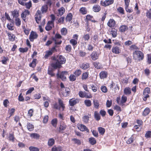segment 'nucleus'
<instances>
[{"label": "nucleus", "instance_id": "obj_8", "mask_svg": "<svg viewBox=\"0 0 151 151\" xmlns=\"http://www.w3.org/2000/svg\"><path fill=\"white\" fill-rule=\"evenodd\" d=\"M79 100L77 99L72 98L70 99L69 101V104L71 106H73L76 104L78 103Z\"/></svg>", "mask_w": 151, "mask_h": 151}, {"label": "nucleus", "instance_id": "obj_55", "mask_svg": "<svg viewBox=\"0 0 151 151\" xmlns=\"http://www.w3.org/2000/svg\"><path fill=\"white\" fill-rule=\"evenodd\" d=\"M117 11L120 13L123 14H124V10L123 8L119 7L117 9Z\"/></svg>", "mask_w": 151, "mask_h": 151}, {"label": "nucleus", "instance_id": "obj_46", "mask_svg": "<svg viewBox=\"0 0 151 151\" xmlns=\"http://www.w3.org/2000/svg\"><path fill=\"white\" fill-rule=\"evenodd\" d=\"M28 50V48L27 47H26L24 48L20 47L19 48V51L22 53H24L27 52Z\"/></svg>", "mask_w": 151, "mask_h": 151}, {"label": "nucleus", "instance_id": "obj_44", "mask_svg": "<svg viewBox=\"0 0 151 151\" xmlns=\"http://www.w3.org/2000/svg\"><path fill=\"white\" fill-rule=\"evenodd\" d=\"M70 42L74 47L75 46H76L77 44V41L76 40L72 39L70 40Z\"/></svg>", "mask_w": 151, "mask_h": 151}, {"label": "nucleus", "instance_id": "obj_15", "mask_svg": "<svg viewBox=\"0 0 151 151\" xmlns=\"http://www.w3.org/2000/svg\"><path fill=\"white\" fill-rule=\"evenodd\" d=\"M107 73L105 71H102L100 72L99 74L100 77L101 79H103L107 77Z\"/></svg>", "mask_w": 151, "mask_h": 151}, {"label": "nucleus", "instance_id": "obj_7", "mask_svg": "<svg viewBox=\"0 0 151 151\" xmlns=\"http://www.w3.org/2000/svg\"><path fill=\"white\" fill-rule=\"evenodd\" d=\"M67 72L66 71H62L60 74L58 72L57 74V76L58 77L60 78L63 80H65L66 78L65 76V74H67Z\"/></svg>", "mask_w": 151, "mask_h": 151}, {"label": "nucleus", "instance_id": "obj_45", "mask_svg": "<svg viewBox=\"0 0 151 151\" xmlns=\"http://www.w3.org/2000/svg\"><path fill=\"white\" fill-rule=\"evenodd\" d=\"M52 54V52L50 50L46 51V54L45 55L44 57L45 59H47L49 56L51 55Z\"/></svg>", "mask_w": 151, "mask_h": 151}, {"label": "nucleus", "instance_id": "obj_10", "mask_svg": "<svg viewBox=\"0 0 151 151\" xmlns=\"http://www.w3.org/2000/svg\"><path fill=\"white\" fill-rule=\"evenodd\" d=\"M80 68L83 70H86L90 67L89 64L86 62H84L79 65Z\"/></svg>", "mask_w": 151, "mask_h": 151}, {"label": "nucleus", "instance_id": "obj_32", "mask_svg": "<svg viewBox=\"0 0 151 151\" xmlns=\"http://www.w3.org/2000/svg\"><path fill=\"white\" fill-rule=\"evenodd\" d=\"M29 11L27 10H25L24 12H23L21 14L22 17L26 18L27 16L29 15Z\"/></svg>", "mask_w": 151, "mask_h": 151}, {"label": "nucleus", "instance_id": "obj_56", "mask_svg": "<svg viewBox=\"0 0 151 151\" xmlns=\"http://www.w3.org/2000/svg\"><path fill=\"white\" fill-rule=\"evenodd\" d=\"M71 46L70 45H67L65 47V50L67 52H69L71 51Z\"/></svg>", "mask_w": 151, "mask_h": 151}, {"label": "nucleus", "instance_id": "obj_4", "mask_svg": "<svg viewBox=\"0 0 151 151\" xmlns=\"http://www.w3.org/2000/svg\"><path fill=\"white\" fill-rule=\"evenodd\" d=\"M150 93V89L148 87L146 88L143 91L144 98L143 100L146 101L147 98L149 96L148 94Z\"/></svg>", "mask_w": 151, "mask_h": 151}, {"label": "nucleus", "instance_id": "obj_23", "mask_svg": "<svg viewBox=\"0 0 151 151\" xmlns=\"http://www.w3.org/2000/svg\"><path fill=\"white\" fill-rule=\"evenodd\" d=\"M85 104L87 107H90L91 106L92 103L91 101L89 99L85 100L84 101Z\"/></svg>", "mask_w": 151, "mask_h": 151}, {"label": "nucleus", "instance_id": "obj_40", "mask_svg": "<svg viewBox=\"0 0 151 151\" xmlns=\"http://www.w3.org/2000/svg\"><path fill=\"white\" fill-rule=\"evenodd\" d=\"M37 60L35 59H33L32 62L29 64V66L32 68H34L36 65Z\"/></svg>", "mask_w": 151, "mask_h": 151}, {"label": "nucleus", "instance_id": "obj_57", "mask_svg": "<svg viewBox=\"0 0 151 151\" xmlns=\"http://www.w3.org/2000/svg\"><path fill=\"white\" fill-rule=\"evenodd\" d=\"M29 149L30 151H39V150L38 148L32 146L29 147Z\"/></svg>", "mask_w": 151, "mask_h": 151}, {"label": "nucleus", "instance_id": "obj_3", "mask_svg": "<svg viewBox=\"0 0 151 151\" xmlns=\"http://www.w3.org/2000/svg\"><path fill=\"white\" fill-rule=\"evenodd\" d=\"M80 97L89 99L92 97L91 95L89 93H86L85 91H80L78 93Z\"/></svg>", "mask_w": 151, "mask_h": 151}, {"label": "nucleus", "instance_id": "obj_50", "mask_svg": "<svg viewBox=\"0 0 151 151\" xmlns=\"http://www.w3.org/2000/svg\"><path fill=\"white\" fill-rule=\"evenodd\" d=\"M133 140L134 137L132 136L130 138L128 139V140L127 141V143L128 144H130L133 142Z\"/></svg>", "mask_w": 151, "mask_h": 151}, {"label": "nucleus", "instance_id": "obj_60", "mask_svg": "<svg viewBox=\"0 0 151 151\" xmlns=\"http://www.w3.org/2000/svg\"><path fill=\"white\" fill-rule=\"evenodd\" d=\"M101 91L104 93H106L107 91V89L106 87L104 86H102L101 88Z\"/></svg>", "mask_w": 151, "mask_h": 151}, {"label": "nucleus", "instance_id": "obj_27", "mask_svg": "<svg viewBox=\"0 0 151 151\" xmlns=\"http://www.w3.org/2000/svg\"><path fill=\"white\" fill-rule=\"evenodd\" d=\"M88 77V72H85L83 73L81 78L83 80L87 79Z\"/></svg>", "mask_w": 151, "mask_h": 151}, {"label": "nucleus", "instance_id": "obj_9", "mask_svg": "<svg viewBox=\"0 0 151 151\" xmlns=\"http://www.w3.org/2000/svg\"><path fill=\"white\" fill-rule=\"evenodd\" d=\"M78 129L81 131H86L87 132H89V130L85 125L82 124H79L78 125Z\"/></svg>", "mask_w": 151, "mask_h": 151}, {"label": "nucleus", "instance_id": "obj_24", "mask_svg": "<svg viewBox=\"0 0 151 151\" xmlns=\"http://www.w3.org/2000/svg\"><path fill=\"white\" fill-rule=\"evenodd\" d=\"M72 14L71 13H69L67 14L66 17V21L67 22H70L72 19Z\"/></svg>", "mask_w": 151, "mask_h": 151}, {"label": "nucleus", "instance_id": "obj_53", "mask_svg": "<svg viewBox=\"0 0 151 151\" xmlns=\"http://www.w3.org/2000/svg\"><path fill=\"white\" fill-rule=\"evenodd\" d=\"M65 18L63 17H62L58 20V23L60 24H63L64 22Z\"/></svg>", "mask_w": 151, "mask_h": 151}, {"label": "nucleus", "instance_id": "obj_14", "mask_svg": "<svg viewBox=\"0 0 151 151\" xmlns=\"http://www.w3.org/2000/svg\"><path fill=\"white\" fill-rule=\"evenodd\" d=\"M92 59L93 60H95L98 58V56L96 52L93 51L91 55Z\"/></svg>", "mask_w": 151, "mask_h": 151}, {"label": "nucleus", "instance_id": "obj_22", "mask_svg": "<svg viewBox=\"0 0 151 151\" xmlns=\"http://www.w3.org/2000/svg\"><path fill=\"white\" fill-rule=\"evenodd\" d=\"M124 93L126 95H129L131 93V90L129 87L125 88L124 90Z\"/></svg>", "mask_w": 151, "mask_h": 151}, {"label": "nucleus", "instance_id": "obj_52", "mask_svg": "<svg viewBox=\"0 0 151 151\" xmlns=\"http://www.w3.org/2000/svg\"><path fill=\"white\" fill-rule=\"evenodd\" d=\"M127 100V97L124 95H123L122 97L121 103L122 104L125 103Z\"/></svg>", "mask_w": 151, "mask_h": 151}, {"label": "nucleus", "instance_id": "obj_29", "mask_svg": "<svg viewBox=\"0 0 151 151\" xmlns=\"http://www.w3.org/2000/svg\"><path fill=\"white\" fill-rule=\"evenodd\" d=\"M94 118L97 121H99L101 119L99 114L97 111H95L94 113Z\"/></svg>", "mask_w": 151, "mask_h": 151}, {"label": "nucleus", "instance_id": "obj_35", "mask_svg": "<svg viewBox=\"0 0 151 151\" xmlns=\"http://www.w3.org/2000/svg\"><path fill=\"white\" fill-rule=\"evenodd\" d=\"M27 127L29 131H31L33 130L34 128V126L33 125L30 123H28L27 125Z\"/></svg>", "mask_w": 151, "mask_h": 151}, {"label": "nucleus", "instance_id": "obj_42", "mask_svg": "<svg viewBox=\"0 0 151 151\" xmlns=\"http://www.w3.org/2000/svg\"><path fill=\"white\" fill-rule=\"evenodd\" d=\"M82 71L80 69L76 70L74 72V74L76 76H79L81 73Z\"/></svg>", "mask_w": 151, "mask_h": 151}, {"label": "nucleus", "instance_id": "obj_31", "mask_svg": "<svg viewBox=\"0 0 151 151\" xmlns=\"http://www.w3.org/2000/svg\"><path fill=\"white\" fill-rule=\"evenodd\" d=\"M55 141L53 138H50L49 139L48 142V145L49 146H52L54 144Z\"/></svg>", "mask_w": 151, "mask_h": 151}, {"label": "nucleus", "instance_id": "obj_37", "mask_svg": "<svg viewBox=\"0 0 151 151\" xmlns=\"http://www.w3.org/2000/svg\"><path fill=\"white\" fill-rule=\"evenodd\" d=\"M51 124L54 127H56L57 123V120L56 119H54L51 121Z\"/></svg>", "mask_w": 151, "mask_h": 151}, {"label": "nucleus", "instance_id": "obj_49", "mask_svg": "<svg viewBox=\"0 0 151 151\" xmlns=\"http://www.w3.org/2000/svg\"><path fill=\"white\" fill-rule=\"evenodd\" d=\"M69 78L70 81H74L76 79V76L73 74L71 75Z\"/></svg>", "mask_w": 151, "mask_h": 151}, {"label": "nucleus", "instance_id": "obj_18", "mask_svg": "<svg viewBox=\"0 0 151 151\" xmlns=\"http://www.w3.org/2000/svg\"><path fill=\"white\" fill-rule=\"evenodd\" d=\"M66 126L64 123H61L59 127V132L61 133H63V131L66 128Z\"/></svg>", "mask_w": 151, "mask_h": 151}, {"label": "nucleus", "instance_id": "obj_1", "mask_svg": "<svg viewBox=\"0 0 151 151\" xmlns=\"http://www.w3.org/2000/svg\"><path fill=\"white\" fill-rule=\"evenodd\" d=\"M54 61L51 64L52 67L55 69L60 68L62 67L61 65L64 64L66 62V59L62 55H59L53 58Z\"/></svg>", "mask_w": 151, "mask_h": 151}, {"label": "nucleus", "instance_id": "obj_39", "mask_svg": "<svg viewBox=\"0 0 151 151\" xmlns=\"http://www.w3.org/2000/svg\"><path fill=\"white\" fill-rule=\"evenodd\" d=\"M38 37V35L37 33L33 31H32L30 35L29 38H37Z\"/></svg>", "mask_w": 151, "mask_h": 151}, {"label": "nucleus", "instance_id": "obj_2", "mask_svg": "<svg viewBox=\"0 0 151 151\" xmlns=\"http://www.w3.org/2000/svg\"><path fill=\"white\" fill-rule=\"evenodd\" d=\"M134 58L135 60H142L144 58L143 53L140 51H135L133 53Z\"/></svg>", "mask_w": 151, "mask_h": 151}, {"label": "nucleus", "instance_id": "obj_33", "mask_svg": "<svg viewBox=\"0 0 151 151\" xmlns=\"http://www.w3.org/2000/svg\"><path fill=\"white\" fill-rule=\"evenodd\" d=\"M110 86V88L111 89H112V90L114 88H118V90H119V87L117 85L115 84V83H114L113 82L111 84Z\"/></svg>", "mask_w": 151, "mask_h": 151}, {"label": "nucleus", "instance_id": "obj_38", "mask_svg": "<svg viewBox=\"0 0 151 151\" xmlns=\"http://www.w3.org/2000/svg\"><path fill=\"white\" fill-rule=\"evenodd\" d=\"M146 16L149 19H151V8L147 10L146 13Z\"/></svg>", "mask_w": 151, "mask_h": 151}, {"label": "nucleus", "instance_id": "obj_30", "mask_svg": "<svg viewBox=\"0 0 151 151\" xmlns=\"http://www.w3.org/2000/svg\"><path fill=\"white\" fill-rule=\"evenodd\" d=\"M128 29L127 27L125 25H122L120 27L119 31L122 32H124Z\"/></svg>", "mask_w": 151, "mask_h": 151}, {"label": "nucleus", "instance_id": "obj_43", "mask_svg": "<svg viewBox=\"0 0 151 151\" xmlns=\"http://www.w3.org/2000/svg\"><path fill=\"white\" fill-rule=\"evenodd\" d=\"M72 140L75 144H76L78 145H80L81 144V141L79 139L76 138H73L72 139Z\"/></svg>", "mask_w": 151, "mask_h": 151}, {"label": "nucleus", "instance_id": "obj_17", "mask_svg": "<svg viewBox=\"0 0 151 151\" xmlns=\"http://www.w3.org/2000/svg\"><path fill=\"white\" fill-rule=\"evenodd\" d=\"M112 52L115 54H119L121 52V50L117 46L113 47L112 49Z\"/></svg>", "mask_w": 151, "mask_h": 151}, {"label": "nucleus", "instance_id": "obj_6", "mask_svg": "<svg viewBox=\"0 0 151 151\" xmlns=\"http://www.w3.org/2000/svg\"><path fill=\"white\" fill-rule=\"evenodd\" d=\"M114 1V0H106L104 1H101V4L102 6H106L112 4Z\"/></svg>", "mask_w": 151, "mask_h": 151}, {"label": "nucleus", "instance_id": "obj_11", "mask_svg": "<svg viewBox=\"0 0 151 151\" xmlns=\"http://www.w3.org/2000/svg\"><path fill=\"white\" fill-rule=\"evenodd\" d=\"M54 27V23H52L49 22H48L47 23V25L45 28L46 30L49 31L50 30L52 27Z\"/></svg>", "mask_w": 151, "mask_h": 151}, {"label": "nucleus", "instance_id": "obj_28", "mask_svg": "<svg viewBox=\"0 0 151 151\" xmlns=\"http://www.w3.org/2000/svg\"><path fill=\"white\" fill-rule=\"evenodd\" d=\"M93 10L95 12H99L101 9L100 6L98 5H95L93 7Z\"/></svg>", "mask_w": 151, "mask_h": 151}, {"label": "nucleus", "instance_id": "obj_54", "mask_svg": "<svg viewBox=\"0 0 151 151\" xmlns=\"http://www.w3.org/2000/svg\"><path fill=\"white\" fill-rule=\"evenodd\" d=\"M61 32L62 35H66L67 33V30L65 28H62L61 30Z\"/></svg>", "mask_w": 151, "mask_h": 151}, {"label": "nucleus", "instance_id": "obj_34", "mask_svg": "<svg viewBox=\"0 0 151 151\" xmlns=\"http://www.w3.org/2000/svg\"><path fill=\"white\" fill-rule=\"evenodd\" d=\"M150 112V110L149 108H146L144 110L143 114L144 116H146Z\"/></svg>", "mask_w": 151, "mask_h": 151}, {"label": "nucleus", "instance_id": "obj_12", "mask_svg": "<svg viewBox=\"0 0 151 151\" xmlns=\"http://www.w3.org/2000/svg\"><path fill=\"white\" fill-rule=\"evenodd\" d=\"M115 23V22L114 19H110L107 22V25L109 27H114Z\"/></svg>", "mask_w": 151, "mask_h": 151}, {"label": "nucleus", "instance_id": "obj_51", "mask_svg": "<svg viewBox=\"0 0 151 151\" xmlns=\"http://www.w3.org/2000/svg\"><path fill=\"white\" fill-rule=\"evenodd\" d=\"M30 137L33 138H37L39 137V135L36 133H34L31 134Z\"/></svg>", "mask_w": 151, "mask_h": 151}, {"label": "nucleus", "instance_id": "obj_41", "mask_svg": "<svg viewBox=\"0 0 151 151\" xmlns=\"http://www.w3.org/2000/svg\"><path fill=\"white\" fill-rule=\"evenodd\" d=\"M15 22L16 25L18 26H19L21 24V21L19 18H17L15 19Z\"/></svg>", "mask_w": 151, "mask_h": 151}, {"label": "nucleus", "instance_id": "obj_64", "mask_svg": "<svg viewBox=\"0 0 151 151\" xmlns=\"http://www.w3.org/2000/svg\"><path fill=\"white\" fill-rule=\"evenodd\" d=\"M52 151H62V150L60 147H53L52 148Z\"/></svg>", "mask_w": 151, "mask_h": 151}, {"label": "nucleus", "instance_id": "obj_5", "mask_svg": "<svg viewBox=\"0 0 151 151\" xmlns=\"http://www.w3.org/2000/svg\"><path fill=\"white\" fill-rule=\"evenodd\" d=\"M41 12L40 10H37L35 15V19L36 22L39 24L41 20Z\"/></svg>", "mask_w": 151, "mask_h": 151}, {"label": "nucleus", "instance_id": "obj_48", "mask_svg": "<svg viewBox=\"0 0 151 151\" xmlns=\"http://www.w3.org/2000/svg\"><path fill=\"white\" fill-rule=\"evenodd\" d=\"M80 12L83 14H85L87 13V10L85 7H82L80 9Z\"/></svg>", "mask_w": 151, "mask_h": 151}, {"label": "nucleus", "instance_id": "obj_21", "mask_svg": "<svg viewBox=\"0 0 151 151\" xmlns=\"http://www.w3.org/2000/svg\"><path fill=\"white\" fill-rule=\"evenodd\" d=\"M88 140L90 143L92 145L95 144L96 143V139L93 137L89 138Z\"/></svg>", "mask_w": 151, "mask_h": 151}, {"label": "nucleus", "instance_id": "obj_58", "mask_svg": "<svg viewBox=\"0 0 151 151\" xmlns=\"http://www.w3.org/2000/svg\"><path fill=\"white\" fill-rule=\"evenodd\" d=\"M145 137L147 138H150L151 137V131H147L145 134Z\"/></svg>", "mask_w": 151, "mask_h": 151}, {"label": "nucleus", "instance_id": "obj_25", "mask_svg": "<svg viewBox=\"0 0 151 151\" xmlns=\"http://www.w3.org/2000/svg\"><path fill=\"white\" fill-rule=\"evenodd\" d=\"M12 14L13 17L15 18H17L19 16L18 11L16 10H14L12 12Z\"/></svg>", "mask_w": 151, "mask_h": 151}, {"label": "nucleus", "instance_id": "obj_47", "mask_svg": "<svg viewBox=\"0 0 151 151\" xmlns=\"http://www.w3.org/2000/svg\"><path fill=\"white\" fill-rule=\"evenodd\" d=\"M110 34H111L112 37H116V31L114 29H112L111 31L110 32Z\"/></svg>", "mask_w": 151, "mask_h": 151}, {"label": "nucleus", "instance_id": "obj_63", "mask_svg": "<svg viewBox=\"0 0 151 151\" xmlns=\"http://www.w3.org/2000/svg\"><path fill=\"white\" fill-rule=\"evenodd\" d=\"M47 10V7L46 6H42L41 8V11L42 13L45 12Z\"/></svg>", "mask_w": 151, "mask_h": 151}, {"label": "nucleus", "instance_id": "obj_61", "mask_svg": "<svg viewBox=\"0 0 151 151\" xmlns=\"http://www.w3.org/2000/svg\"><path fill=\"white\" fill-rule=\"evenodd\" d=\"M18 100L20 101H24V98L22 95V93H20L18 96Z\"/></svg>", "mask_w": 151, "mask_h": 151}, {"label": "nucleus", "instance_id": "obj_59", "mask_svg": "<svg viewBox=\"0 0 151 151\" xmlns=\"http://www.w3.org/2000/svg\"><path fill=\"white\" fill-rule=\"evenodd\" d=\"M83 121L85 123H87L89 120V117L88 116H84L83 118Z\"/></svg>", "mask_w": 151, "mask_h": 151}, {"label": "nucleus", "instance_id": "obj_13", "mask_svg": "<svg viewBox=\"0 0 151 151\" xmlns=\"http://www.w3.org/2000/svg\"><path fill=\"white\" fill-rule=\"evenodd\" d=\"M70 93V89L67 87L65 88V91H62V93L63 96H67L69 95Z\"/></svg>", "mask_w": 151, "mask_h": 151}, {"label": "nucleus", "instance_id": "obj_26", "mask_svg": "<svg viewBox=\"0 0 151 151\" xmlns=\"http://www.w3.org/2000/svg\"><path fill=\"white\" fill-rule=\"evenodd\" d=\"M93 65L95 68L97 69H100L102 67L101 64L99 62H94Z\"/></svg>", "mask_w": 151, "mask_h": 151}, {"label": "nucleus", "instance_id": "obj_16", "mask_svg": "<svg viewBox=\"0 0 151 151\" xmlns=\"http://www.w3.org/2000/svg\"><path fill=\"white\" fill-rule=\"evenodd\" d=\"M65 9L64 7H62L58 10V16H61L65 12Z\"/></svg>", "mask_w": 151, "mask_h": 151}, {"label": "nucleus", "instance_id": "obj_62", "mask_svg": "<svg viewBox=\"0 0 151 151\" xmlns=\"http://www.w3.org/2000/svg\"><path fill=\"white\" fill-rule=\"evenodd\" d=\"M91 132L92 133L93 135L96 137H98V134L97 132L94 130H91Z\"/></svg>", "mask_w": 151, "mask_h": 151}, {"label": "nucleus", "instance_id": "obj_19", "mask_svg": "<svg viewBox=\"0 0 151 151\" xmlns=\"http://www.w3.org/2000/svg\"><path fill=\"white\" fill-rule=\"evenodd\" d=\"M98 130L99 134L102 135L104 134L105 132V129L101 127H99Z\"/></svg>", "mask_w": 151, "mask_h": 151}, {"label": "nucleus", "instance_id": "obj_36", "mask_svg": "<svg viewBox=\"0 0 151 151\" xmlns=\"http://www.w3.org/2000/svg\"><path fill=\"white\" fill-rule=\"evenodd\" d=\"M7 27L9 30H13L14 29L13 21L11 23L8 24L7 25Z\"/></svg>", "mask_w": 151, "mask_h": 151}, {"label": "nucleus", "instance_id": "obj_20", "mask_svg": "<svg viewBox=\"0 0 151 151\" xmlns=\"http://www.w3.org/2000/svg\"><path fill=\"white\" fill-rule=\"evenodd\" d=\"M93 102L94 107L96 109H98L99 106V101L97 100L94 99L93 100Z\"/></svg>", "mask_w": 151, "mask_h": 151}]
</instances>
